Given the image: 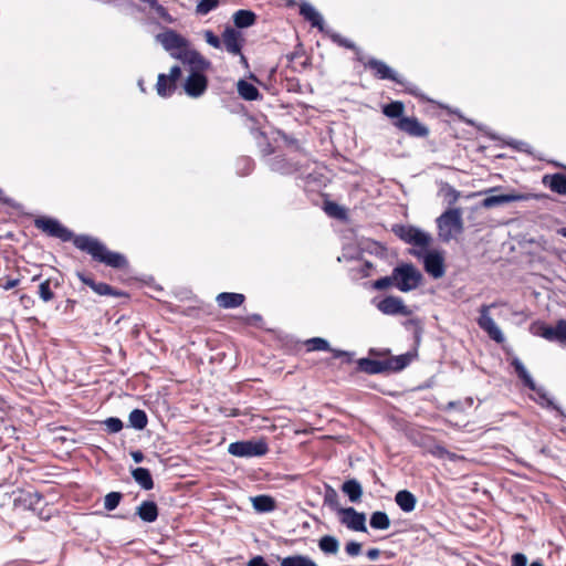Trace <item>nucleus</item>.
<instances>
[{
	"instance_id": "1",
	"label": "nucleus",
	"mask_w": 566,
	"mask_h": 566,
	"mask_svg": "<svg viewBox=\"0 0 566 566\" xmlns=\"http://www.w3.org/2000/svg\"><path fill=\"white\" fill-rule=\"evenodd\" d=\"M33 224L48 237L62 242L71 241L76 249L88 254L94 262L114 270H127L129 266V262L123 253L109 250L99 239L90 234H74L55 218L39 216L33 220Z\"/></svg>"
},
{
	"instance_id": "2",
	"label": "nucleus",
	"mask_w": 566,
	"mask_h": 566,
	"mask_svg": "<svg viewBox=\"0 0 566 566\" xmlns=\"http://www.w3.org/2000/svg\"><path fill=\"white\" fill-rule=\"evenodd\" d=\"M178 56L182 64L190 66L191 71L184 84L186 94L190 97L201 96L208 88L205 72L210 69L211 62L199 52H187Z\"/></svg>"
},
{
	"instance_id": "3",
	"label": "nucleus",
	"mask_w": 566,
	"mask_h": 566,
	"mask_svg": "<svg viewBox=\"0 0 566 566\" xmlns=\"http://www.w3.org/2000/svg\"><path fill=\"white\" fill-rule=\"evenodd\" d=\"M382 114L392 119V125L405 135L412 138H428L429 127L416 116L405 115V104L401 101H392L382 105Z\"/></svg>"
},
{
	"instance_id": "4",
	"label": "nucleus",
	"mask_w": 566,
	"mask_h": 566,
	"mask_svg": "<svg viewBox=\"0 0 566 566\" xmlns=\"http://www.w3.org/2000/svg\"><path fill=\"white\" fill-rule=\"evenodd\" d=\"M358 61L364 64L365 69L373 72L374 76L378 80H390L403 87V92L418 98L419 101H429L421 90L413 83L406 81L397 75L385 62L377 59H369L366 62L361 57Z\"/></svg>"
},
{
	"instance_id": "5",
	"label": "nucleus",
	"mask_w": 566,
	"mask_h": 566,
	"mask_svg": "<svg viewBox=\"0 0 566 566\" xmlns=\"http://www.w3.org/2000/svg\"><path fill=\"white\" fill-rule=\"evenodd\" d=\"M411 354H402L389 357L385 360H377L371 358H360L357 361L358 369L368 375H376L382 373H397L405 369L411 363Z\"/></svg>"
},
{
	"instance_id": "6",
	"label": "nucleus",
	"mask_w": 566,
	"mask_h": 566,
	"mask_svg": "<svg viewBox=\"0 0 566 566\" xmlns=\"http://www.w3.org/2000/svg\"><path fill=\"white\" fill-rule=\"evenodd\" d=\"M392 279L396 281V287L407 293L416 290L421 284L423 276L412 263H401L394 268Z\"/></svg>"
},
{
	"instance_id": "7",
	"label": "nucleus",
	"mask_w": 566,
	"mask_h": 566,
	"mask_svg": "<svg viewBox=\"0 0 566 566\" xmlns=\"http://www.w3.org/2000/svg\"><path fill=\"white\" fill-rule=\"evenodd\" d=\"M439 233L443 240L449 241L454 234L463 230L462 212L459 208L446 210L438 219Z\"/></svg>"
},
{
	"instance_id": "8",
	"label": "nucleus",
	"mask_w": 566,
	"mask_h": 566,
	"mask_svg": "<svg viewBox=\"0 0 566 566\" xmlns=\"http://www.w3.org/2000/svg\"><path fill=\"white\" fill-rule=\"evenodd\" d=\"M75 276L80 282L90 287L98 296H112L116 298H129V294L125 291L116 289L108 283L97 282L91 272L76 271Z\"/></svg>"
},
{
	"instance_id": "9",
	"label": "nucleus",
	"mask_w": 566,
	"mask_h": 566,
	"mask_svg": "<svg viewBox=\"0 0 566 566\" xmlns=\"http://www.w3.org/2000/svg\"><path fill=\"white\" fill-rule=\"evenodd\" d=\"M228 452L238 458L263 457L269 452V446L264 439L235 441L229 444Z\"/></svg>"
},
{
	"instance_id": "10",
	"label": "nucleus",
	"mask_w": 566,
	"mask_h": 566,
	"mask_svg": "<svg viewBox=\"0 0 566 566\" xmlns=\"http://www.w3.org/2000/svg\"><path fill=\"white\" fill-rule=\"evenodd\" d=\"M157 38L161 45L165 48V50L170 52V55L179 61V54L182 55L187 52H198L197 50L191 49L189 46V42L187 41V39H185L182 35H180L174 30H168L161 34H158Z\"/></svg>"
},
{
	"instance_id": "11",
	"label": "nucleus",
	"mask_w": 566,
	"mask_h": 566,
	"mask_svg": "<svg viewBox=\"0 0 566 566\" xmlns=\"http://www.w3.org/2000/svg\"><path fill=\"white\" fill-rule=\"evenodd\" d=\"M496 306V302L491 304H482L479 308L480 315L476 319V323L479 327L484 331L492 340L497 344H502L505 340L504 335L490 314V311Z\"/></svg>"
},
{
	"instance_id": "12",
	"label": "nucleus",
	"mask_w": 566,
	"mask_h": 566,
	"mask_svg": "<svg viewBox=\"0 0 566 566\" xmlns=\"http://www.w3.org/2000/svg\"><path fill=\"white\" fill-rule=\"evenodd\" d=\"M413 255L421 258L424 271L433 279H440L446 274L443 253L438 250L413 251Z\"/></svg>"
},
{
	"instance_id": "13",
	"label": "nucleus",
	"mask_w": 566,
	"mask_h": 566,
	"mask_svg": "<svg viewBox=\"0 0 566 566\" xmlns=\"http://www.w3.org/2000/svg\"><path fill=\"white\" fill-rule=\"evenodd\" d=\"M392 231L406 243L412 244L413 247L422 250H427L432 240L430 234L412 226H395Z\"/></svg>"
},
{
	"instance_id": "14",
	"label": "nucleus",
	"mask_w": 566,
	"mask_h": 566,
	"mask_svg": "<svg viewBox=\"0 0 566 566\" xmlns=\"http://www.w3.org/2000/svg\"><path fill=\"white\" fill-rule=\"evenodd\" d=\"M181 77L182 71L178 65H174L168 74L160 73L157 77V83L155 86L157 94L164 98L172 96Z\"/></svg>"
},
{
	"instance_id": "15",
	"label": "nucleus",
	"mask_w": 566,
	"mask_h": 566,
	"mask_svg": "<svg viewBox=\"0 0 566 566\" xmlns=\"http://www.w3.org/2000/svg\"><path fill=\"white\" fill-rule=\"evenodd\" d=\"M340 515V523L347 528L355 532H367L366 528V515L357 512L354 507H340L338 509Z\"/></svg>"
},
{
	"instance_id": "16",
	"label": "nucleus",
	"mask_w": 566,
	"mask_h": 566,
	"mask_svg": "<svg viewBox=\"0 0 566 566\" xmlns=\"http://www.w3.org/2000/svg\"><path fill=\"white\" fill-rule=\"evenodd\" d=\"M63 284V277L57 275L49 276L41 281L38 286V295L44 302L49 303L55 298V290L60 289Z\"/></svg>"
},
{
	"instance_id": "17",
	"label": "nucleus",
	"mask_w": 566,
	"mask_h": 566,
	"mask_svg": "<svg viewBox=\"0 0 566 566\" xmlns=\"http://www.w3.org/2000/svg\"><path fill=\"white\" fill-rule=\"evenodd\" d=\"M224 49L232 55L241 54L244 38L240 31L234 28L228 27L222 33V41Z\"/></svg>"
},
{
	"instance_id": "18",
	"label": "nucleus",
	"mask_w": 566,
	"mask_h": 566,
	"mask_svg": "<svg viewBox=\"0 0 566 566\" xmlns=\"http://www.w3.org/2000/svg\"><path fill=\"white\" fill-rule=\"evenodd\" d=\"M538 335L549 342H558L566 345V321L559 319L555 326L542 324L538 327Z\"/></svg>"
},
{
	"instance_id": "19",
	"label": "nucleus",
	"mask_w": 566,
	"mask_h": 566,
	"mask_svg": "<svg viewBox=\"0 0 566 566\" xmlns=\"http://www.w3.org/2000/svg\"><path fill=\"white\" fill-rule=\"evenodd\" d=\"M245 302L242 293L222 292L216 296V303L220 308L230 310L240 307Z\"/></svg>"
},
{
	"instance_id": "20",
	"label": "nucleus",
	"mask_w": 566,
	"mask_h": 566,
	"mask_svg": "<svg viewBox=\"0 0 566 566\" xmlns=\"http://www.w3.org/2000/svg\"><path fill=\"white\" fill-rule=\"evenodd\" d=\"M378 310L387 315L406 314V306L397 296H386L378 304Z\"/></svg>"
},
{
	"instance_id": "21",
	"label": "nucleus",
	"mask_w": 566,
	"mask_h": 566,
	"mask_svg": "<svg viewBox=\"0 0 566 566\" xmlns=\"http://www.w3.org/2000/svg\"><path fill=\"white\" fill-rule=\"evenodd\" d=\"M524 198L522 195L517 193H502V195H491L483 199L482 207L484 208H493L496 206H502L515 201H520Z\"/></svg>"
},
{
	"instance_id": "22",
	"label": "nucleus",
	"mask_w": 566,
	"mask_h": 566,
	"mask_svg": "<svg viewBox=\"0 0 566 566\" xmlns=\"http://www.w3.org/2000/svg\"><path fill=\"white\" fill-rule=\"evenodd\" d=\"M136 514L146 523H153L158 517V506L154 501H143L136 509Z\"/></svg>"
},
{
	"instance_id": "23",
	"label": "nucleus",
	"mask_w": 566,
	"mask_h": 566,
	"mask_svg": "<svg viewBox=\"0 0 566 566\" xmlns=\"http://www.w3.org/2000/svg\"><path fill=\"white\" fill-rule=\"evenodd\" d=\"M543 182L544 185L548 186L553 192L563 196L566 195V175L560 172L545 175Z\"/></svg>"
},
{
	"instance_id": "24",
	"label": "nucleus",
	"mask_w": 566,
	"mask_h": 566,
	"mask_svg": "<svg viewBox=\"0 0 566 566\" xmlns=\"http://www.w3.org/2000/svg\"><path fill=\"white\" fill-rule=\"evenodd\" d=\"M395 502L406 513L412 512L417 505L416 496L408 490L398 491L395 495Z\"/></svg>"
},
{
	"instance_id": "25",
	"label": "nucleus",
	"mask_w": 566,
	"mask_h": 566,
	"mask_svg": "<svg viewBox=\"0 0 566 566\" xmlns=\"http://www.w3.org/2000/svg\"><path fill=\"white\" fill-rule=\"evenodd\" d=\"M287 66L294 72H302L311 65L310 59L305 56L303 51H294L286 55Z\"/></svg>"
},
{
	"instance_id": "26",
	"label": "nucleus",
	"mask_w": 566,
	"mask_h": 566,
	"mask_svg": "<svg viewBox=\"0 0 566 566\" xmlns=\"http://www.w3.org/2000/svg\"><path fill=\"white\" fill-rule=\"evenodd\" d=\"M237 90L240 97L245 101H256L262 97L258 87L245 80L238 81Z\"/></svg>"
},
{
	"instance_id": "27",
	"label": "nucleus",
	"mask_w": 566,
	"mask_h": 566,
	"mask_svg": "<svg viewBox=\"0 0 566 566\" xmlns=\"http://www.w3.org/2000/svg\"><path fill=\"white\" fill-rule=\"evenodd\" d=\"M300 14L311 23L312 27L323 29L322 15L308 3L300 6Z\"/></svg>"
},
{
	"instance_id": "28",
	"label": "nucleus",
	"mask_w": 566,
	"mask_h": 566,
	"mask_svg": "<svg viewBox=\"0 0 566 566\" xmlns=\"http://www.w3.org/2000/svg\"><path fill=\"white\" fill-rule=\"evenodd\" d=\"M511 365L513 366L517 377L522 380L525 387H527L530 390H535L536 385L531 375L527 373L526 368L524 367L523 363L518 358H513L511 360Z\"/></svg>"
},
{
	"instance_id": "29",
	"label": "nucleus",
	"mask_w": 566,
	"mask_h": 566,
	"mask_svg": "<svg viewBox=\"0 0 566 566\" xmlns=\"http://www.w3.org/2000/svg\"><path fill=\"white\" fill-rule=\"evenodd\" d=\"M342 491L348 496L350 502H359L363 495V488L360 483L350 479L343 483Z\"/></svg>"
},
{
	"instance_id": "30",
	"label": "nucleus",
	"mask_w": 566,
	"mask_h": 566,
	"mask_svg": "<svg viewBox=\"0 0 566 566\" xmlns=\"http://www.w3.org/2000/svg\"><path fill=\"white\" fill-rule=\"evenodd\" d=\"M132 476L144 490L148 491L154 488V480L148 469L136 468L132 471Z\"/></svg>"
},
{
	"instance_id": "31",
	"label": "nucleus",
	"mask_w": 566,
	"mask_h": 566,
	"mask_svg": "<svg viewBox=\"0 0 566 566\" xmlns=\"http://www.w3.org/2000/svg\"><path fill=\"white\" fill-rule=\"evenodd\" d=\"M253 509L261 513L272 512L276 507L275 500L270 495H256L252 497Z\"/></svg>"
},
{
	"instance_id": "32",
	"label": "nucleus",
	"mask_w": 566,
	"mask_h": 566,
	"mask_svg": "<svg viewBox=\"0 0 566 566\" xmlns=\"http://www.w3.org/2000/svg\"><path fill=\"white\" fill-rule=\"evenodd\" d=\"M255 18L254 12L241 9L233 14V22L237 28H248L254 24Z\"/></svg>"
},
{
	"instance_id": "33",
	"label": "nucleus",
	"mask_w": 566,
	"mask_h": 566,
	"mask_svg": "<svg viewBox=\"0 0 566 566\" xmlns=\"http://www.w3.org/2000/svg\"><path fill=\"white\" fill-rule=\"evenodd\" d=\"M318 547L324 554L335 555L339 549V542L332 535H324L318 539Z\"/></svg>"
},
{
	"instance_id": "34",
	"label": "nucleus",
	"mask_w": 566,
	"mask_h": 566,
	"mask_svg": "<svg viewBox=\"0 0 566 566\" xmlns=\"http://www.w3.org/2000/svg\"><path fill=\"white\" fill-rule=\"evenodd\" d=\"M128 420H129L130 427H133L137 430L145 429L148 423L147 415L142 409H134L133 411H130Z\"/></svg>"
},
{
	"instance_id": "35",
	"label": "nucleus",
	"mask_w": 566,
	"mask_h": 566,
	"mask_svg": "<svg viewBox=\"0 0 566 566\" xmlns=\"http://www.w3.org/2000/svg\"><path fill=\"white\" fill-rule=\"evenodd\" d=\"M369 524L375 530H387L390 526V518L385 512L376 511L371 514Z\"/></svg>"
},
{
	"instance_id": "36",
	"label": "nucleus",
	"mask_w": 566,
	"mask_h": 566,
	"mask_svg": "<svg viewBox=\"0 0 566 566\" xmlns=\"http://www.w3.org/2000/svg\"><path fill=\"white\" fill-rule=\"evenodd\" d=\"M281 566H317L308 556L294 555L281 560Z\"/></svg>"
},
{
	"instance_id": "37",
	"label": "nucleus",
	"mask_w": 566,
	"mask_h": 566,
	"mask_svg": "<svg viewBox=\"0 0 566 566\" xmlns=\"http://www.w3.org/2000/svg\"><path fill=\"white\" fill-rule=\"evenodd\" d=\"M307 352H327L331 350L329 344L322 337H313L304 342Z\"/></svg>"
},
{
	"instance_id": "38",
	"label": "nucleus",
	"mask_w": 566,
	"mask_h": 566,
	"mask_svg": "<svg viewBox=\"0 0 566 566\" xmlns=\"http://www.w3.org/2000/svg\"><path fill=\"white\" fill-rule=\"evenodd\" d=\"M123 494L120 492H109L104 497V507L107 511H114L120 503Z\"/></svg>"
},
{
	"instance_id": "39",
	"label": "nucleus",
	"mask_w": 566,
	"mask_h": 566,
	"mask_svg": "<svg viewBox=\"0 0 566 566\" xmlns=\"http://www.w3.org/2000/svg\"><path fill=\"white\" fill-rule=\"evenodd\" d=\"M220 0H200L196 7V13L200 15H206L210 11L218 8Z\"/></svg>"
},
{
	"instance_id": "40",
	"label": "nucleus",
	"mask_w": 566,
	"mask_h": 566,
	"mask_svg": "<svg viewBox=\"0 0 566 566\" xmlns=\"http://www.w3.org/2000/svg\"><path fill=\"white\" fill-rule=\"evenodd\" d=\"M390 286L396 287V281H395V279H392V273L388 276H382V277L374 281V283H373V287L378 291L386 290Z\"/></svg>"
},
{
	"instance_id": "41",
	"label": "nucleus",
	"mask_w": 566,
	"mask_h": 566,
	"mask_svg": "<svg viewBox=\"0 0 566 566\" xmlns=\"http://www.w3.org/2000/svg\"><path fill=\"white\" fill-rule=\"evenodd\" d=\"M108 432L116 433L123 429V421L119 418L111 417L104 421Z\"/></svg>"
},
{
	"instance_id": "42",
	"label": "nucleus",
	"mask_w": 566,
	"mask_h": 566,
	"mask_svg": "<svg viewBox=\"0 0 566 566\" xmlns=\"http://www.w3.org/2000/svg\"><path fill=\"white\" fill-rule=\"evenodd\" d=\"M205 40L208 44H210L211 46H213L216 49H219L221 46L222 38L220 39L211 30L205 31Z\"/></svg>"
},
{
	"instance_id": "43",
	"label": "nucleus",
	"mask_w": 566,
	"mask_h": 566,
	"mask_svg": "<svg viewBox=\"0 0 566 566\" xmlns=\"http://www.w3.org/2000/svg\"><path fill=\"white\" fill-rule=\"evenodd\" d=\"M332 40H333V42H335L339 46H343V48H346V49H349V50H357L356 45L353 42H350L349 40L343 38L339 34H333L332 35Z\"/></svg>"
},
{
	"instance_id": "44",
	"label": "nucleus",
	"mask_w": 566,
	"mask_h": 566,
	"mask_svg": "<svg viewBox=\"0 0 566 566\" xmlns=\"http://www.w3.org/2000/svg\"><path fill=\"white\" fill-rule=\"evenodd\" d=\"M345 552L349 556H358L361 553V544L358 542H348L345 546Z\"/></svg>"
},
{
	"instance_id": "45",
	"label": "nucleus",
	"mask_w": 566,
	"mask_h": 566,
	"mask_svg": "<svg viewBox=\"0 0 566 566\" xmlns=\"http://www.w3.org/2000/svg\"><path fill=\"white\" fill-rule=\"evenodd\" d=\"M324 209H325V212L328 213L329 216L338 217V218L343 216L342 209L335 202H331V201L326 202Z\"/></svg>"
},
{
	"instance_id": "46",
	"label": "nucleus",
	"mask_w": 566,
	"mask_h": 566,
	"mask_svg": "<svg viewBox=\"0 0 566 566\" xmlns=\"http://www.w3.org/2000/svg\"><path fill=\"white\" fill-rule=\"evenodd\" d=\"M19 282V279H11L9 276H4L0 279V286H2L3 290L9 291L18 286Z\"/></svg>"
},
{
	"instance_id": "47",
	"label": "nucleus",
	"mask_w": 566,
	"mask_h": 566,
	"mask_svg": "<svg viewBox=\"0 0 566 566\" xmlns=\"http://www.w3.org/2000/svg\"><path fill=\"white\" fill-rule=\"evenodd\" d=\"M0 203L8 206L13 209H18L20 205L12 198L8 197L4 191L0 188Z\"/></svg>"
},
{
	"instance_id": "48",
	"label": "nucleus",
	"mask_w": 566,
	"mask_h": 566,
	"mask_svg": "<svg viewBox=\"0 0 566 566\" xmlns=\"http://www.w3.org/2000/svg\"><path fill=\"white\" fill-rule=\"evenodd\" d=\"M527 557L523 553H515L511 557V566H526Z\"/></svg>"
},
{
	"instance_id": "49",
	"label": "nucleus",
	"mask_w": 566,
	"mask_h": 566,
	"mask_svg": "<svg viewBox=\"0 0 566 566\" xmlns=\"http://www.w3.org/2000/svg\"><path fill=\"white\" fill-rule=\"evenodd\" d=\"M325 503H327L331 506H337V494L334 489L329 488L325 495Z\"/></svg>"
},
{
	"instance_id": "50",
	"label": "nucleus",
	"mask_w": 566,
	"mask_h": 566,
	"mask_svg": "<svg viewBox=\"0 0 566 566\" xmlns=\"http://www.w3.org/2000/svg\"><path fill=\"white\" fill-rule=\"evenodd\" d=\"M431 453L436 457H449L450 459H454V454L453 453H450L447 449H444L443 447L441 446H437L434 447V449L431 451Z\"/></svg>"
},
{
	"instance_id": "51",
	"label": "nucleus",
	"mask_w": 566,
	"mask_h": 566,
	"mask_svg": "<svg viewBox=\"0 0 566 566\" xmlns=\"http://www.w3.org/2000/svg\"><path fill=\"white\" fill-rule=\"evenodd\" d=\"M247 566H269V564L265 562L264 557L261 555L252 557Z\"/></svg>"
},
{
	"instance_id": "52",
	"label": "nucleus",
	"mask_w": 566,
	"mask_h": 566,
	"mask_svg": "<svg viewBox=\"0 0 566 566\" xmlns=\"http://www.w3.org/2000/svg\"><path fill=\"white\" fill-rule=\"evenodd\" d=\"M366 555L367 557L370 559V560H375L379 557L380 555V551L378 548H369L367 552H366Z\"/></svg>"
},
{
	"instance_id": "53",
	"label": "nucleus",
	"mask_w": 566,
	"mask_h": 566,
	"mask_svg": "<svg viewBox=\"0 0 566 566\" xmlns=\"http://www.w3.org/2000/svg\"><path fill=\"white\" fill-rule=\"evenodd\" d=\"M75 305H76V301L75 300L67 298L66 302H65L64 312H73Z\"/></svg>"
},
{
	"instance_id": "54",
	"label": "nucleus",
	"mask_w": 566,
	"mask_h": 566,
	"mask_svg": "<svg viewBox=\"0 0 566 566\" xmlns=\"http://www.w3.org/2000/svg\"><path fill=\"white\" fill-rule=\"evenodd\" d=\"M132 458L136 463H139L144 460V453L139 450L132 452Z\"/></svg>"
},
{
	"instance_id": "55",
	"label": "nucleus",
	"mask_w": 566,
	"mask_h": 566,
	"mask_svg": "<svg viewBox=\"0 0 566 566\" xmlns=\"http://www.w3.org/2000/svg\"><path fill=\"white\" fill-rule=\"evenodd\" d=\"M261 319H262V316H261V315H259V314H254V315H252L251 317H249V318H248V321H249V322H250V321L259 322V321H261Z\"/></svg>"
},
{
	"instance_id": "56",
	"label": "nucleus",
	"mask_w": 566,
	"mask_h": 566,
	"mask_svg": "<svg viewBox=\"0 0 566 566\" xmlns=\"http://www.w3.org/2000/svg\"><path fill=\"white\" fill-rule=\"evenodd\" d=\"M557 233L560 234L562 237L566 238V227L558 229Z\"/></svg>"
},
{
	"instance_id": "57",
	"label": "nucleus",
	"mask_w": 566,
	"mask_h": 566,
	"mask_svg": "<svg viewBox=\"0 0 566 566\" xmlns=\"http://www.w3.org/2000/svg\"><path fill=\"white\" fill-rule=\"evenodd\" d=\"M239 55H240V60H241V62H242V63H244V64H248V60H247V57H245L242 53H241V54H239Z\"/></svg>"
},
{
	"instance_id": "58",
	"label": "nucleus",
	"mask_w": 566,
	"mask_h": 566,
	"mask_svg": "<svg viewBox=\"0 0 566 566\" xmlns=\"http://www.w3.org/2000/svg\"><path fill=\"white\" fill-rule=\"evenodd\" d=\"M530 566H544L542 562L535 560Z\"/></svg>"
},
{
	"instance_id": "59",
	"label": "nucleus",
	"mask_w": 566,
	"mask_h": 566,
	"mask_svg": "<svg viewBox=\"0 0 566 566\" xmlns=\"http://www.w3.org/2000/svg\"><path fill=\"white\" fill-rule=\"evenodd\" d=\"M342 355H346V353H344V352H335V357H339Z\"/></svg>"
},
{
	"instance_id": "60",
	"label": "nucleus",
	"mask_w": 566,
	"mask_h": 566,
	"mask_svg": "<svg viewBox=\"0 0 566 566\" xmlns=\"http://www.w3.org/2000/svg\"><path fill=\"white\" fill-rule=\"evenodd\" d=\"M38 279H40V276H39V275H35V276H33L32 281H35V280H38Z\"/></svg>"
},
{
	"instance_id": "61",
	"label": "nucleus",
	"mask_w": 566,
	"mask_h": 566,
	"mask_svg": "<svg viewBox=\"0 0 566 566\" xmlns=\"http://www.w3.org/2000/svg\"><path fill=\"white\" fill-rule=\"evenodd\" d=\"M370 354H371V355H376V350H375V349H371V350H370Z\"/></svg>"
}]
</instances>
